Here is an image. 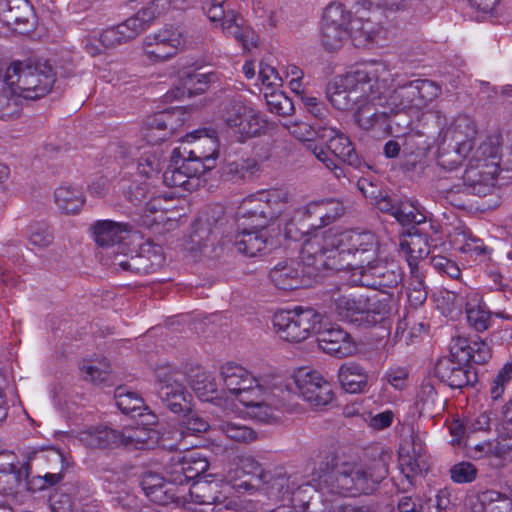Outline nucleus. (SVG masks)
I'll return each mask as SVG.
<instances>
[{"label": "nucleus", "instance_id": "obj_1", "mask_svg": "<svg viewBox=\"0 0 512 512\" xmlns=\"http://www.w3.org/2000/svg\"><path fill=\"white\" fill-rule=\"evenodd\" d=\"M378 241L370 231L337 230L330 228L321 240L315 238L302 246V259L313 274L317 270H353V276L376 259Z\"/></svg>", "mask_w": 512, "mask_h": 512}, {"label": "nucleus", "instance_id": "obj_2", "mask_svg": "<svg viewBox=\"0 0 512 512\" xmlns=\"http://www.w3.org/2000/svg\"><path fill=\"white\" fill-rule=\"evenodd\" d=\"M498 147L492 140H485L475 150H463L452 144L448 147L442 141L438 149V165L446 170H454L464 159L468 160L463 175L464 185L472 193L480 196L490 194L495 186L499 166L496 161Z\"/></svg>", "mask_w": 512, "mask_h": 512}, {"label": "nucleus", "instance_id": "obj_3", "mask_svg": "<svg viewBox=\"0 0 512 512\" xmlns=\"http://www.w3.org/2000/svg\"><path fill=\"white\" fill-rule=\"evenodd\" d=\"M389 459L390 456L387 453H380L369 463L336 464L321 476L320 490L323 494L349 496L370 494L388 476Z\"/></svg>", "mask_w": 512, "mask_h": 512}, {"label": "nucleus", "instance_id": "obj_4", "mask_svg": "<svg viewBox=\"0 0 512 512\" xmlns=\"http://www.w3.org/2000/svg\"><path fill=\"white\" fill-rule=\"evenodd\" d=\"M388 76L389 69L381 63L337 76L327 87L328 99L336 109L350 110L363 99H370L377 79L385 81Z\"/></svg>", "mask_w": 512, "mask_h": 512}, {"label": "nucleus", "instance_id": "obj_5", "mask_svg": "<svg viewBox=\"0 0 512 512\" xmlns=\"http://www.w3.org/2000/svg\"><path fill=\"white\" fill-rule=\"evenodd\" d=\"M4 82L13 86L23 100H36L50 92L55 73L48 61L28 59L13 62L6 69Z\"/></svg>", "mask_w": 512, "mask_h": 512}, {"label": "nucleus", "instance_id": "obj_6", "mask_svg": "<svg viewBox=\"0 0 512 512\" xmlns=\"http://www.w3.org/2000/svg\"><path fill=\"white\" fill-rule=\"evenodd\" d=\"M501 429L496 438L467 444L474 460L486 459L493 469H502L512 462V398L502 407Z\"/></svg>", "mask_w": 512, "mask_h": 512}, {"label": "nucleus", "instance_id": "obj_7", "mask_svg": "<svg viewBox=\"0 0 512 512\" xmlns=\"http://www.w3.org/2000/svg\"><path fill=\"white\" fill-rule=\"evenodd\" d=\"M259 390V393L244 394L241 403L255 420L267 424L278 422L286 408L289 391L278 378H268Z\"/></svg>", "mask_w": 512, "mask_h": 512}, {"label": "nucleus", "instance_id": "obj_8", "mask_svg": "<svg viewBox=\"0 0 512 512\" xmlns=\"http://www.w3.org/2000/svg\"><path fill=\"white\" fill-rule=\"evenodd\" d=\"M290 207V195L287 191L270 189L257 192L245 199L241 206V214L253 219L256 227L266 228Z\"/></svg>", "mask_w": 512, "mask_h": 512}, {"label": "nucleus", "instance_id": "obj_9", "mask_svg": "<svg viewBox=\"0 0 512 512\" xmlns=\"http://www.w3.org/2000/svg\"><path fill=\"white\" fill-rule=\"evenodd\" d=\"M322 315L311 307H295L274 314L273 325L278 335L289 342H302L321 328Z\"/></svg>", "mask_w": 512, "mask_h": 512}, {"label": "nucleus", "instance_id": "obj_10", "mask_svg": "<svg viewBox=\"0 0 512 512\" xmlns=\"http://www.w3.org/2000/svg\"><path fill=\"white\" fill-rule=\"evenodd\" d=\"M345 213V207L340 200L324 199L314 201L305 207L295 209L294 215L285 223V234L288 238L298 240L307 234L315 223L306 224L305 217H315L320 221L319 225H329Z\"/></svg>", "mask_w": 512, "mask_h": 512}, {"label": "nucleus", "instance_id": "obj_11", "mask_svg": "<svg viewBox=\"0 0 512 512\" xmlns=\"http://www.w3.org/2000/svg\"><path fill=\"white\" fill-rule=\"evenodd\" d=\"M188 46L187 32L179 26L166 25L147 35L142 42L143 53L153 63L175 57Z\"/></svg>", "mask_w": 512, "mask_h": 512}, {"label": "nucleus", "instance_id": "obj_12", "mask_svg": "<svg viewBox=\"0 0 512 512\" xmlns=\"http://www.w3.org/2000/svg\"><path fill=\"white\" fill-rule=\"evenodd\" d=\"M157 393L163 404L173 413L178 414L190 410V394L184 385V374L162 367L156 371Z\"/></svg>", "mask_w": 512, "mask_h": 512}, {"label": "nucleus", "instance_id": "obj_13", "mask_svg": "<svg viewBox=\"0 0 512 512\" xmlns=\"http://www.w3.org/2000/svg\"><path fill=\"white\" fill-rule=\"evenodd\" d=\"M221 117L228 127L240 135L241 141L259 135L263 128L259 112L247 106L240 96L224 103Z\"/></svg>", "mask_w": 512, "mask_h": 512}, {"label": "nucleus", "instance_id": "obj_14", "mask_svg": "<svg viewBox=\"0 0 512 512\" xmlns=\"http://www.w3.org/2000/svg\"><path fill=\"white\" fill-rule=\"evenodd\" d=\"M198 130L187 136L188 145L175 148L173 158L182 157L197 161L203 166V174L215 166L218 157V139L214 130Z\"/></svg>", "mask_w": 512, "mask_h": 512}, {"label": "nucleus", "instance_id": "obj_15", "mask_svg": "<svg viewBox=\"0 0 512 512\" xmlns=\"http://www.w3.org/2000/svg\"><path fill=\"white\" fill-rule=\"evenodd\" d=\"M141 485L146 496L159 505L186 502V489L178 481H172L168 466L165 468L164 477L149 472L143 477Z\"/></svg>", "mask_w": 512, "mask_h": 512}, {"label": "nucleus", "instance_id": "obj_16", "mask_svg": "<svg viewBox=\"0 0 512 512\" xmlns=\"http://www.w3.org/2000/svg\"><path fill=\"white\" fill-rule=\"evenodd\" d=\"M393 82V74L389 70V76L385 81L377 79V84L372 87L373 93L370 98L372 101H377L387 116L414 109L408 83L393 87Z\"/></svg>", "mask_w": 512, "mask_h": 512}, {"label": "nucleus", "instance_id": "obj_17", "mask_svg": "<svg viewBox=\"0 0 512 512\" xmlns=\"http://www.w3.org/2000/svg\"><path fill=\"white\" fill-rule=\"evenodd\" d=\"M295 384L299 395L313 409H321L334 399L332 384L317 371L300 370Z\"/></svg>", "mask_w": 512, "mask_h": 512}, {"label": "nucleus", "instance_id": "obj_18", "mask_svg": "<svg viewBox=\"0 0 512 512\" xmlns=\"http://www.w3.org/2000/svg\"><path fill=\"white\" fill-rule=\"evenodd\" d=\"M358 285L379 290L381 293H390L389 289L396 288L402 281V272L395 263H384L373 260L356 272Z\"/></svg>", "mask_w": 512, "mask_h": 512}, {"label": "nucleus", "instance_id": "obj_19", "mask_svg": "<svg viewBox=\"0 0 512 512\" xmlns=\"http://www.w3.org/2000/svg\"><path fill=\"white\" fill-rule=\"evenodd\" d=\"M152 21L147 10H140L124 22L105 29L100 34V42L107 48H114L124 42L134 39L145 31Z\"/></svg>", "mask_w": 512, "mask_h": 512}, {"label": "nucleus", "instance_id": "obj_20", "mask_svg": "<svg viewBox=\"0 0 512 512\" xmlns=\"http://www.w3.org/2000/svg\"><path fill=\"white\" fill-rule=\"evenodd\" d=\"M319 141L322 142L333 157L341 163L359 168V158L353 143L343 132L324 123L323 128L318 131Z\"/></svg>", "mask_w": 512, "mask_h": 512}, {"label": "nucleus", "instance_id": "obj_21", "mask_svg": "<svg viewBox=\"0 0 512 512\" xmlns=\"http://www.w3.org/2000/svg\"><path fill=\"white\" fill-rule=\"evenodd\" d=\"M221 376L227 390L235 394L242 402L244 394L259 393V386L269 377H255L244 367L235 363L221 366Z\"/></svg>", "mask_w": 512, "mask_h": 512}, {"label": "nucleus", "instance_id": "obj_22", "mask_svg": "<svg viewBox=\"0 0 512 512\" xmlns=\"http://www.w3.org/2000/svg\"><path fill=\"white\" fill-rule=\"evenodd\" d=\"M167 466L170 469L172 481H178L182 487L186 488L209 469V462L200 453L189 452L183 456H173Z\"/></svg>", "mask_w": 512, "mask_h": 512}, {"label": "nucleus", "instance_id": "obj_23", "mask_svg": "<svg viewBox=\"0 0 512 512\" xmlns=\"http://www.w3.org/2000/svg\"><path fill=\"white\" fill-rule=\"evenodd\" d=\"M435 376L451 388H463L477 380L476 373L451 354L435 364Z\"/></svg>", "mask_w": 512, "mask_h": 512}, {"label": "nucleus", "instance_id": "obj_24", "mask_svg": "<svg viewBox=\"0 0 512 512\" xmlns=\"http://www.w3.org/2000/svg\"><path fill=\"white\" fill-rule=\"evenodd\" d=\"M173 164L169 165L163 173V182L170 188H183L191 190L194 181L203 175V166L197 161H187L182 157H172Z\"/></svg>", "mask_w": 512, "mask_h": 512}, {"label": "nucleus", "instance_id": "obj_25", "mask_svg": "<svg viewBox=\"0 0 512 512\" xmlns=\"http://www.w3.org/2000/svg\"><path fill=\"white\" fill-rule=\"evenodd\" d=\"M301 263L290 260L278 263L269 273V277L274 285L281 290H292L298 288L302 284L301 277H315L322 270H317L313 274L307 272L308 267L302 259V251L300 252Z\"/></svg>", "mask_w": 512, "mask_h": 512}, {"label": "nucleus", "instance_id": "obj_26", "mask_svg": "<svg viewBox=\"0 0 512 512\" xmlns=\"http://www.w3.org/2000/svg\"><path fill=\"white\" fill-rule=\"evenodd\" d=\"M453 357L465 364H485L491 358V349L480 337L466 338L457 336L450 343Z\"/></svg>", "mask_w": 512, "mask_h": 512}, {"label": "nucleus", "instance_id": "obj_27", "mask_svg": "<svg viewBox=\"0 0 512 512\" xmlns=\"http://www.w3.org/2000/svg\"><path fill=\"white\" fill-rule=\"evenodd\" d=\"M399 464L402 473L411 483L412 479L429 468L428 456L422 441L412 437L399 451Z\"/></svg>", "mask_w": 512, "mask_h": 512}, {"label": "nucleus", "instance_id": "obj_28", "mask_svg": "<svg viewBox=\"0 0 512 512\" xmlns=\"http://www.w3.org/2000/svg\"><path fill=\"white\" fill-rule=\"evenodd\" d=\"M318 346L325 353L342 358L352 355L355 350V344L350 335L340 327L323 328L318 331Z\"/></svg>", "mask_w": 512, "mask_h": 512}, {"label": "nucleus", "instance_id": "obj_29", "mask_svg": "<svg viewBox=\"0 0 512 512\" xmlns=\"http://www.w3.org/2000/svg\"><path fill=\"white\" fill-rule=\"evenodd\" d=\"M364 328L382 325L389 330L391 328V316L393 311V294L379 293L366 295Z\"/></svg>", "mask_w": 512, "mask_h": 512}, {"label": "nucleus", "instance_id": "obj_30", "mask_svg": "<svg viewBox=\"0 0 512 512\" xmlns=\"http://www.w3.org/2000/svg\"><path fill=\"white\" fill-rule=\"evenodd\" d=\"M476 135L477 130L474 121L466 115H460L444 131L443 141L448 147L456 144L459 149L475 150L473 143Z\"/></svg>", "mask_w": 512, "mask_h": 512}, {"label": "nucleus", "instance_id": "obj_31", "mask_svg": "<svg viewBox=\"0 0 512 512\" xmlns=\"http://www.w3.org/2000/svg\"><path fill=\"white\" fill-rule=\"evenodd\" d=\"M367 302L365 294H340L334 298V310L342 320L364 328V312Z\"/></svg>", "mask_w": 512, "mask_h": 512}, {"label": "nucleus", "instance_id": "obj_32", "mask_svg": "<svg viewBox=\"0 0 512 512\" xmlns=\"http://www.w3.org/2000/svg\"><path fill=\"white\" fill-rule=\"evenodd\" d=\"M95 242L101 247H111L127 239L133 231L129 223L99 220L94 226Z\"/></svg>", "mask_w": 512, "mask_h": 512}, {"label": "nucleus", "instance_id": "obj_33", "mask_svg": "<svg viewBox=\"0 0 512 512\" xmlns=\"http://www.w3.org/2000/svg\"><path fill=\"white\" fill-rule=\"evenodd\" d=\"M120 432L99 426L79 432V440L88 448L104 449L120 445Z\"/></svg>", "mask_w": 512, "mask_h": 512}, {"label": "nucleus", "instance_id": "obj_34", "mask_svg": "<svg viewBox=\"0 0 512 512\" xmlns=\"http://www.w3.org/2000/svg\"><path fill=\"white\" fill-rule=\"evenodd\" d=\"M191 387L198 398L205 402H215L216 405L223 407L225 411L233 410L234 404L228 400L223 401L217 395V384L215 380L206 372L196 373L190 381Z\"/></svg>", "mask_w": 512, "mask_h": 512}, {"label": "nucleus", "instance_id": "obj_35", "mask_svg": "<svg viewBox=\"0 0 512 512\" xmlns=\"http://www.w3.org/2000/svg\"><path fill=\"white\" fill-rule=\"evenodd\" d=\"M32 16L27 0H0V22L12 27L25 25Z\"/></svg>", "mask_w": 512, "mask_h": 512}, {"label": "nucleus", "instance_id": "obj_36", "mask_svg": "<svg viewBox=\"0 0 512 512\" xmlns=\"http://www.w3.org/2000/svg\"><path fill=\"white\" fill-rule=\"evenodd\" d=\"M258 171L259 165L255 159L242 158L225 164L221 177L224 181L243 184L252 180Z\"/></svg>", "mask_w": 512, "mask_h": 512}, {"label": "nucleus", "instance_id": "obj_37", "mask_svg": "<svg viewBox=\"0 0 512 512\" xmlns=\"http://www.w3.org/2000/svg\"><path fill=\"white\" fill-rule=\"evenodd\" d=\"M269 238L264 228L260 230H243L235 235L234 246L239 253L248 257L260 254L268 245Z\"/></svg>", "mask_w": 512, "mask_h": 512}, {"label": "nucleus", "instance_id": "obj_38", "mask_svg": "<svg viewBox=\"0 0 512 512\" xmlns=\"http://www.w3.org/2000/svg\"><path fill=\"white\" fill-rule=\"evenodd\" d=\"M338 380L342 388L348 393L364 392L368 385V376L365 370L356 363H344L338 370Z\"/></svg>", "mask_w": 512, "mask_h": 512}, {"label": "nucleus", "instance_id": "obj_39", "mask_svg": "<svg viewBox=\"0 0 512 512\" xmlns=\"http://www.w3.org/2000/svg\"><path fill=\"white\" fill-rule=\"evenodd\" d=\"M414 109H422L432 103L442 92L441 86L429 79L408 82Z\"/></svg>", "mask_w": 512, "mask_h": 512}, {"label": "nucleus", "instance_id": "obj_40", "mask_svg": "<svg viewBox=\"0 0 512 512\" xmlns=\"http://www.w3.org/2000/svg\"><path fill=\"white\" fill-rule=\"evenodd\" d=\"M23 98L16 89L4 82L0 89V120L17 119L22 113Z\"/></svg>", "mask_w": 512, "mask_h": 512}, {"label": "nucleus", "instance_id": "obj_41", "mask_svg": "<svg viewBox=\"0 0 512 512\" xmlns=\"http://www.w3.org/2000/svg\"><path fill=\"white\" fill-rule=\"evenodd\" d=\"M172 115L167 111H162L150 117L146 121L145 138L152 144L164 141L173 129L171 125Z\"/></svg>", "mask_w": 512, "mask_h": 512}, {"label": "nucleus", "instance_id": "obj_42", "mask_svg": "<svg viewBox=\"0 0 512 512\" xmlns=\"http://www.w3.org/2000/svg\"><path fill=\"white\" fill-rule=\"evenodd\" d=\"M450 241L455 250L470 256L483 254L486 249L483 240L464 227L455 228Z\"/></svg>", "mask_w": 512, "mask_h": 512}, {"label": "nucleus", "instance_id": "obj_43", "mask_svg": "<svg viewBox=\"0 0 512 512\" xmlns=\"http://www.w3.org/2000/svg\"><path fill=\"white\" fill-rule=\"evenodd\" d=\"M163 263L161 256L154 255V260L151 259L149 254H136L124 260L115 262L123 271L135 274H148L154 272Z\"/></svg>", "mask_w": 512, "mask_h": 512}, {"label": "nucleus", "instance_id": "obj_44", "mask_svg": "<svg viewBox=\"0 0 512 512\" xmlns=\"http://www.w3.org/2000/svg\"><path fill=\"white\" fill-rule=\"evenodd\" d=\"M117 407L127 415L142 416V410L147 407L143 398L135 391L130 390L126 386H118L114 393Z\"/></svg>", "mask_w": 512, "mask_h": 512}, {"label": "nucleus", "instance_id": "obj_45", "mask_svg": "<svg viewBox=\"0 0 512 512\" xmlns=\"http://www.w3.org/2000/svg\"><path fill=\"white\" fill-rule=\"evenodd\" d=\"M360 103L355 113V120L361 128L370 130L377 123L385 121L387 114L377 101L363 99Z\"/></svg>", "mask_w": 512, "mask_h": 512}, {"label": "nucleus", "instance_id": "obj_46", "mask_svg": "<svg viewBox=\"0 0 512 512\" xmlns=\"http://www.w3.org/2000/svg\"><path fill=\"white\" fill-rule=\"evenodd\" d=\"M399 253L403 256L410 269L419 268L418 260L425 258L429 254L427 242L420 235H412L409 239L400 242Z\"/></svg>", "mask_w": 512, "mask_h": 512}, {"label": "nucleus", "instance_id": "obj_47", "mask_svg": "<svg viewBox=\"0 0 512 512\" xmlns=\"http://www.w3.org/2000/svg\"><path fill=\"white\" fill-rule=\"evenodd\" d=\"M55 203L66 214H75L84 204L83 193L71 186H60L54 193Z\"/></svg>", "mask_w": 512, "mask_h": 512}, {"label": "nucleus", "instance_id": "obj_48", "mask_svg": "<svg viewBox=\"0 0 512 512\" xmlns=\"http://www.w3.org/2000/svg\"><path fill=\"white\" fill-rule=\"evenodd\" d=\"M218 485L207 480H197L186 486V501L188 497L191 501L199 504H214L220 498L215 495Z\"/></svg>", "mask_w": 512, "mask_h": 512}, {"label": "nucleus", "instance_id": "obj_49", "mask_svg": "<svg viewBox=\"0 0 512 512\" xmlns=\"http://www.w3.org/2000/svg\"><path fill=\"white\" fill-rule=\"evenodd\" d=\"M482 512H512V499L496 490H485L477 494Z\"/></svg>", "mask_w": 512, "mask_h": 512}, {"label": "nucleus", "instance_id": "obj_50", "mask_svg": "<svg viewBox=\"0 0 512 512\" xmlns=\"http://www.w3.org/2000/svg\"><path fill=\"white\" fill-rule=\"evenodd\" d=\"M352 14L346 6L338 1L331 2L325 8L322 16V23L339 28L350 29Z\"/></svg>", "mask_w": 512, "mask_h": 512}, {"label": "nucleus", "instance_id": "obj_51", "mask_svg": "<svg viewBox=\"0 0 512 512\" xmlns=\"http://www.w3.org/2000/svg\"><path fill=\"white\" fill-rule=\"evenodd\" d=\"M349 37L350 30L322 23L320 41L325 50H339Z\"/></svg>", "mask_w": 512, "mask_h": 512}, {"label": "nucleus", "instance_id": "obj_52", "mask_svg": "<svg viewBox=\"0 0 512 512\" xmlns=\"http://www.w3.org/2000/svg\"><path fill=\"white\" fill-rule=\"evenodd\" d=\"M154 433V431L145 427L125 428L120 432V445L128 448L143 449L149 446Z\"/></svg>", "mask_w": 512, "mask_h": 512}, {"label": "nucleus", "instance_id": "obj_53", "mask_svg": "<svg viewBox=\"0 0 512 512\" xmlns=\"http://www.w3.org/2000/svg\"><path fill=\"white\" fill-rule=\"evenodd\" d=\"M217 429L236 442L250 443L257 439V433L252 428L240 423L220 421L217 424Z\"/></svg>", "mask_w": 512, "mask_h": 512}, {"label": "nucleus", "instance_id": "obj_54", "mask_svg": "<svg viewBox=\"0 0 512 512\" xmlns=\"http://www.w3.org/2000/svg\"><path fill=\"white\" fill-rule=\"evenodd\" d=\"M307 149L320 161L327 170H329L335 178L341 179L346 177L345 168L338 162L324 145H318L315 142L308 143Z\"/></svg>", "mask_w": 512, "mask_h": 512}, {"label": "nucleus", "instance_id": "obj_55", "mask_svg": "<svg viewBox=\"0 0 512 512\" xmlns=\"http://www.w3.org/2000/svg\"><path fill=\"white\" fill-rule=\"evenodd\" d=\"M241 474L251 476L250 480H244L238 484L239 487H243L245 489L252 487L251 481L253 478L265 481L268 477V473L264 472L260 464L252 457H244L239 460L235 470V475L240 478Z\"/></svg>", "mask_w": 512, "mask_h": 512}, {"label": "nucleus", "instance_id": "obj_56", "mask_svg": "<svg viewBox=\"0 0 512 512\" xmlns=\"http://www.w3.org/2000/svg\"><path fill=\"white\" fill-rule=\"evenodd\" d=\"M394 218L402 225H419L427 219L424 211L418 205L408 200L397 203Z\"/></svg>", "mask_w": 512, "mask_h": 512}, {"label": "nucleus", "instance_id": "obj_57", "mask_svg": "<svg viewBox=\"0 0 512 512\" xmlns=\"http://www.w3.org/2000/svg\"><path fill=\"white\" fill-rule=\"evenodd\" d=\"M27 485V470L21 468L12 471L0 472V492L4 494H17Z\"/></svg>", "mask_w": 512, "mask_h": 512}, {"label": "nucleus", "instance_id": "obj_58", "mask_svg": "<svg viewBox=\"0 0 512 512\" xmlns=\"http://www.w3.org/2000/svg\"><path fill=\"white\" fill-rule=\"evenodd\" d=\"M212 77L214 74H204V73H187L182 81L185 90L177 89V97L178 95L184 96L186 91L189 95L193 93H202L208 88V84L212 81Z\"/></svg>", "mask_w": 512, "mask_h": 512}, {"label": "nucleus", "instance_id": "obj_59", "mask_svg": "<svg viewBox=\"0 0 512 512\" xmlns=\"http://www.w3.org/2000/svg\"><path fill=\"white\" fill-rule=\"evenodd\" d=\"M164 203H166V200L160 196L153 197L145 203L143 215L146 218L145 223L147 225L160 224L171 220V218L166 215L167 209L163 206Z\"/></svg>", "mask_w": 512, "mask_h": 512}, {"label": "nucleus", "instance_id": "obj_60", "mask_svg": "<svg viewBox=\"0 0 512 512\" xmlns=\"http://www.w3.org/2000/svg\"><path fill=\"white\" fill-rule=\"evenodd\" d=\"M358 23L359 26L352 27L350 30V36L357 42L358 46L373 43L380 33V27L370 20L358 21Z\"/></svg>", "mask_w": 512, "mask_h": 512}, {"label": "nucleus", "instance_id": "obj_61", "mask_svg": "<svg viewBox=\"0 0 512 512\" xmlns=\"http://www.w3.org/2000/svg\"><path fill=\"white\" fill-rule=\"evenodd\" d=\"M466 316L468 323L476 331L483 332L490 327L491 313L481 304L472 305L471 303H467Z\"/></svg>", "mask_w": 512, "mask_h": 512}, {"label": "nucleus", "instance_id": "obj_62", "mask_svg": "<svg viewBox=\"0 0 512 512\" xmlns=\"http://www.w3.org/2000/svg\"><path fill=\"white\" fill-rule=\"evenodd\" d=\"M410 283L408 299L414 306L423 304L427 299V290L424 284V276L419 268L410 269Z\"/></svg>", "mask_w": 512, "mask_h": 512}, {"label": "nucleus", "instance_id": "obj_63", "mask_svg": "<svg viewBox=\"0 0 512 512\" xmlns=\"http://www.w3.org/2000/svg\"><path fill=\"white\" fill-rule=\"evenodd\" d=\"M81 372L84 380L97 384L108 379L110 366L106 360L85 362L81 367Z\"/></svg>", "mask_w": 512, "mask_h": 512}, {"label": "nucleus", "instance_id": "obj_64", "mask_svg": "<svg viewBox=\"0 0 512 512\" xmlns=\"http://www.w3.org/2000/svg\"><path fill=\"white\" fill-rule=\"evenodd\" d=\"M286 127L289 133L296 139L313 143L315 138L319 140L318 131L323 128V125L316 124L315 126H312L311 124L303 121H295L286 124Z\"/></svg>", "mask_w": 512, "mask_h": 512}]
</instances>
